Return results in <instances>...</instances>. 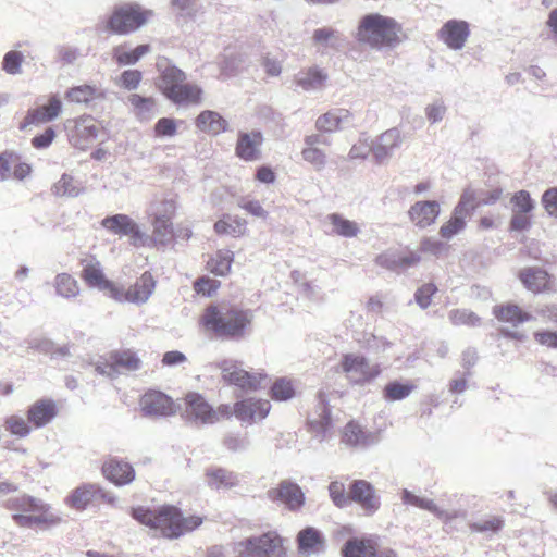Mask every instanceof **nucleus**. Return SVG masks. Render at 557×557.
Masks as SVG:
<instances>
[{"mask_svg": "<svg viewBox=\"0 0 557 557\" xmlns=\"http://www.w3.org/2000/svg\"><path fill=\"white\" fill-rule=\"evenodd\" d=\"M149 12H141L138 5L126 4L112 14L109 26L117 34L134 32L147 22Z\"/></svg>", "mask_w": 557, "mask_h": 557, "instance_id": "f8f14e48", "label": "nucleus"}, {"mask_svg": "<svg viewBox=\"0 0 557 557\" xmlns=\"http://www.w3.org/2000/svg\"><path fill=\"white\" fill-rule=\"evenodd\" d=\"M131 516L140 524L158 532L161 536L173 540L199 528L203 518L197 515L185 517L174 505H161L157 508L133 507Z\"/></svg>", "mask_w": 557, "mask_h": 557, "instance_id": "f257e3e1", "label": "nucleus"}, {"mask_svg": "<svg viewBox=\"0 0 557 557\" xmlns=\"http://www.w3.org/2000/svg\"><path fill=\"white\" fill-rule=\"evenodd\" d=\"M519 278L524 287L533 293H543L550 288L549 274L540 268H525L521 270Z\"/></svg>", "mask_w": 557, "mask_h": 557, "instance_id": "72a5a7b5", "label": "nucleus"}, {"mask_svg": "<svg viewBox=\"0 0 557 557\" xmlns=\"http://www.w3.org/2000/svg\"><path fill=\"white\" fill-rule=\"evenodd\" d=\"M239 546L250 557H285L284 539L276 531H268L259 536L242 541Z\"/></svg>", "mask_w": 557, "mask_h": 557, "instance_id": "9d476101", "label": "nucleus"}, {"mask_svg": "<svg viewBox=\"0 0 557 557\" xmlns=\"http://www.w3.org/2000/svg\"><path fill=\"white\" fill-rule=\"evenodd\" d=\"M116 497L97 483H83L75 487L65 498V504L77 511L107 504L114 506Z\"/></svg>", "mask_w": 557, "mask_h": 557, "instance_id": "0eeeda50", "label": "nucleus"}, {"mask_svg": "<svg viewBox=\"0 0 557 557\" xmlns=\"http://www.w3.org/2000/svg\"><path fill=\"white\" fill-rule=\"evenodd\" d=\"M438 36L450 49L459 50L469 37L468 23L450 20L443 25Z\"/></svg>", "mask_w": 557, "mask_h": 557, "instance_id": "bb28decb", "label": "nucleus"}, {"mask_svg": "<svg viewBox=\"0 0 557 557\" xmlns=\"http://www.w3.org/2000/svg\"><path fill=\"white\" fill-rule=\"evenodd\" d=\"M81 278L91 288L107 293L112 299L119 298L117 285L106 277L101 263L95 258L82 260Z\"/></svg>", "mask_w": 557, "mask_h": 557, "instance_id": "ddd939ff", "label": "nucleus"}, {"mask_svg": "<svg viewBox=\"0 0 557 557\" xmlns=\"http://www.w3.org/2000/svg\"><path fill=\"white\" fill-rule=\"evenodd\" d=\"M157 281L150 271H145L134 284L126 290L117 286L119 298L116 301H128L133 304H145L153 294Z\"/></svg>", "mask_w": 557, "mask_h": 557, "instance_id": "a211bd4d", "label": "nucleus"}, {"mask_svg": "<svg viewBox=\"0 0 557 557\" xmlns=\"http://www.w3.org/2000/svg\"><path fill=\"white\" fill-rule=\"evenodd\" d=\"M177 123L173 119L162 117L154 125L157 137H173L176 135Z\"/></svg>", "mask_w": 557, "mask_h": 557, "instance_id": "680f3d73", "label": "nucleus"}, {"mask_svg": "<svg viewBox=\"0 0 557 557\" xmlns=\"http://www.w3.org/2000/svg\"><path fill=\"white\" fill-rule=\"evenodd\" d=\"M403 26L393 17L380 13H368L360 17L356 40L372 49L392 48L404 38Z\"/></svg>", "mask_w": 557, "mask_h": 557, "instance_id": "7ed1b4c3", "label": "nucleus"}, {"mask_svg": "<svg viewBox=\"0 0 557 557\" xmlns=\"http://www.w3.org/2000/svg\"><path fill=\"white\" fill-rule=\"evenodd\" d=\"M131 111L140 122L152 120L159 112L157 100L153 97H144L139 94H131L127 97Z\"/></svg>", "mask_w": 557, "mask_h": 557, "instance_id": "7c9ffc66", "label": "nucleus"}, {"mask_svg": "<svg viewBox=\"0 0 557 557\" xmlns=\"http://www.w3.org/2000/svg\"><path fill=\"white\" fill-rule=\"evenodd\" d=\"M175 214V203L165 200L153 205L150 216L152 224L151 240L156 246H165L174 238L172 219Z\"/></svg>", "mask_w": 557, "mask_h": 557, "instance_id": "6e6552de", "label": "nucleus"}, {"mask_svg": "<svg viewBox=\"0 0 557 557\" xmlns=\"http://www.w3.org/2000/svg\"><path fill=\"white\" fill-rule=\"evenodd\" d=\"M55 289L60 296L65 298L75 297L79 293L76 280L67 273L57 275Z\"/></svg>", "mask_w": 557, "mask_h": 557, "instance_id": "8fccbe9b", "label": "nucleus"}, {"mask_svg": "<svg viewBox=\"0 0 557 557\" xmlns=\"http://www.w3.org/2000/svg\"><path fill=\"white\" fill-rule=\"evenodd\" d=\"M145 416L168 417L176 412L174 400L165 393L157 389L147 391L139 400Z\"/></svg>", "mask_w": 557, "mask_h": 557, "instance_id": "6ab92c4d", "label": "nucleus"}, {"mask_svg": "<svg viewBox=\"0 0 557 557\" xmlns=\"http://www.w3.org/2000/svg\"><path fill=\"white\" fill-rule=\"evenodd\" d=\"M62 110V102L55 96L51 97L48 104L29 110L24 119L22 128L28 125H39L55 120Z\"/></svg>", "mask_w": 557, "mask_h": 557, "instance_id": "c756f323", "label": "nucleus"}, {"mask_svg": "<svg viewBox=\"0 0 557 557\" xmlns=\"http://www.w3.org/2000/svg\"><path fill=\"white\" fill-rule=\"evenodd\" d=\"M160 89L176 104H198L201 101V88L186 82V75L176 66H166L161 74Z\"/></svg>", "mask_w": 557, "mask_h": 557, "instance_id": "39448f33", "label": "nucleus"}, {"mask_svg": "<svg viewBox=\"0 0 557 557\" xmlns=\"http://www.w3.org/2000/svg\"><path fill=\"white\" fill-rule=\"evenodd\" d=\"M542 202L550 215L557 216V188L546 190L542 197Z\"/></svg>", "mask_w": 557, "mask_h": 557, "instance_id": "774afa93", "label": "nucleus"}, {"mask_svg": "<svg viewBox=\"0 0 557 557\" xmlns=\"http://www.w3.org/2000/svg\"><path fill=\"white\" fill-rule=\"evenodd\" d=\"M441 208L437 201H417L408 211L410 221L420 228L435 223Z\"/></svg>", "mask_w": 557, "mask_h": 557, "instance_id": "cd10ccee", "label": "nucleus"}, {"mask_svg": "<svg viewBox=\"0 0 557 557\" xmlns=\"http://www.w3.org/2000/svg\"><path fill=\"white\" fill-rule=\"evenodd\" d=\"M3 506L12 512V520L20 528H50L61 521L49 504L28 494L9 498Z\"/></svg>", "mask_w": 557, "mask_h": 557, "instance_id": "20e7f679", "label": "nucleus"}, {"mask_svg": "<svg viewBox=\"0 0 557 557\" xmlns=\"http://www.w3.org/2000/svg\"><path fill=\"white\" fill-rule=\"evenodd\" d=\"M140 81L141 73L139 71L127 70L121 74L117 84L127 90H134L139 86Z\"/></svg>", "mask_w": 557, "mask_h": 557, "instance_id": "e2e57ef3", "label": "nucleus"}, {"mask_svg": "<svg viewBox=\"0 0 557 557\" xmlns=\"http://www.w3.org/2000/svg\"><path fill=\"white\" fill-rule=\"evenodd\" d=\"M302 159L320 169L325 163V153L317 147L305 146L301 151Z\"/></svg>", "mask_w": 557, "mask_h": 557, "instance_id": "0e129e2a", "label": "nucleus"}, {"mask_svg": "<svg viewBox=\"0 0 557 557\" xmlns=\"http://www.w3.org/2000/svg\"><path fill=\"white\" fill-rule=\"evenodd\" d=\"M183 400V414L186 420L201 424L214 423L215 412H213V407L206 400L203 395L197 392H188Z\"/></svg>", "mask_w": 557, "mask_h": 557, "instance_id": "2eb2a0df", "label": "nucleus"}, {"mask_svg": "<svg viewBox=\"0 0 557 557\" xmlns=\"http://www.w3.org/2000/svg\"><path fill=\"white\" fill-rule=\"evenodd\" d=\"M101 225L115 235L129 236L134 245H137V242L143 238L137 224L126 214L108 216L102 220Z\"/></svg>", "mask_w": 557, "mask_h": 557, "instance_id": "a878e982", "label": "nucleus"}, {"mask_svg": "<svg viewBox=\"0 0 557 557\" xmlns=\"http://www.w3.org/2000/svg\"><path fill=\"white\" fill-rule=\"evenodd\" d=\"M4 429L12 435L17 437H26L32 432V424L28 422V420H25L24 418L12 414L5 418L4 420Z\"/></svg>", "mask_w": 557, "mask_h": 557, "instance_id": "09e8293b", "label": "nucleus"}, {"mask_svg": "<svg viewBox=\"0 0 557 557\" xmlns=\"http://www.w3.org/2000/svg\"><path fill=\"white\" fill-rule=\"evenodd\" d=\"M326 79L327 74L315 66L300 71L295 77L296 85L305 91L322 89Z\"/></svg>", "mask_w": 557, "mask_h": 557, "instance_id": "f704fd0d", "label": "nucleus"}, {"mask_svg": "<svg viewBox=\"0 0 557 557\" xmlns=\"http://www.w3.org/2000/svg\"><path fill=\"white\" fill-rule=\"evenodd\" d=\"M298 550L302 554H317L323 549L324 537L320 531L307 527L297 535Z\"/></svg>", "mask_w": 557, "mask_h": 557, "instance_id": "c9c22d12", "label": "nucleus"}, {"mask_svg": "<svg viewBox=\"0 0 557 557\" xmlns=\"http://www.w3.org/2000/svg\"><path fill=\"white\" fill-rule=\"evenodd\" d=\"M221 287V282L219 280L212 278L208 275L199 276L194 283L193 288L197 295L203 297L213 296L219 288Z\"/></svg>", "mask_w": 557, "mask_h": 557, "instance_id": "864d4df0", "label": "nucleus"}, {"mask_svg": "<svg viewBox=\"0 0 557 557\" xmlns=\"http://www.w3.org/2000/svg\"><path fill=\"white\" fill-rule=\"evenodd\" d=\"M373 152V140L366 135H361L359 139L352 145L349 151V159H364L370 152Z\"/></svg>", "mask_w": 557, "mask_h": 557, "instance_id": "4d7b16f0", "label": "nucleus"}, {"mask_svg": "<svg viewBox=\"0 0 557 557\" xmlns=\"http://www.w3.org/2000/svg\"><path fill=\"white\" fill-rule=\"evenodd\" d=\"M420 260L421 257L416 251L409 249L397 251V272L417 265Z\"/></svg>", "mask_w": 557, "mask_h": 557, "instance_id": "13d9d810", "label": "nucleus"}, {"mask_svg": "<svg viewBox=\"0 0 557 557\" xmlns=\"http://www.w3.org/2000/svg\"><path fill=\"white\" fill-rule=\"evenodd\" d=\"M336 234L344 237H354L358 233V226L355 222L342 218L339 214L333 213L329 216Z\"/></svg>", "mask_w": 557, "mask_h": 557, "instance_id": "5fc2aeb1", "label": "nucleus"}, {"mask_svg": "<svg viewBox=\"0 0 557 557\" xmlns=\"http://www.w3.org/2000/svg\"><path fill=\"white\" fill-rule=\"evenodd\" d=\"M357 504L366 516H373L381 507L375 487L367 480L358 479L350 483V504Z\"/></svg>", "mask_w": 557, "mask_h": 557, "instance_id": "4468645a", "label": "nucleus"}, {"mask_svg": "<svg viewBox=\"0 0 557 557\" xmlns=\"http://www.w3.org/2000/svg\"><path fill=\"white\" fill-rule=\"evenodd\" d=\"M493 315L500 322L517 326L532 319L531 313L524 311L513 302H505L494 306Z\"/></svg>", "mask_w": 557, "mask_h": 557, "instance_id": "2f4dec72", "label": "nucleus"}, {"mask_svg": "<svg viewBox=\"0 0 557 557\" xmlns=\"http://www.w3.org/2000/svg\"><path fill=\"white\" fill-rule=\"evenodd\" d=\"M101 96V90L91 85L73 87L66 92V99L75 103H87Z\"/></svg>", "mask_w": 557, "mask_h": 557, "instance_id": "de8ad7c7", "label": "nucleus"}, {"mask_svg": "<svg viewBox=\"0 0 557 557\" xmlns=\"http://www.w3.org/2000/svg\"><path fill=\"white\" fill-rule=\"evenodd\" d=\"M253 312L238 305H210L205 308L199 319L201 327L222 339L238 341L251 330Z\"/></svg>", "mask_w": 557, "mask_h": 557, "instance_id": "f03ea898", "label": "nucleus"}, {"mask_svg": "<svg viewBox=\"0 0 557 557\" xmlns=\"http://www.w3.org/2000/svg\"><path fill=\"white\" fill-rule=\"evenodd\" d=\"M263 141L259 132L240 133L236 145V154L246 161L256 160L260 154V147Z\"/></svg>", "mask_w": 557, "mask_h": 557, "instance_id": "473e14b6", "label": "nucleus"}, {"mask_svg": "<svg viewBox=\"0 0 557 557\" xmlns=\"http://www.w3.org/2000/svg\"><path fill=\"white\" fill-rule=\"evenodd\" d=\"M511 202L516 212L529 213L534 208L530 194L525 190L516 193L511 198Z\"/></svg>", "mask_w": 557, "mask_h": 557, "instance_id": "bf43d9fd", "label": "nucleus"}, {"mask_svg": "<svg viewBox=\"0 0 557 557\" xmlns=\"http://www.w3.org/2000/svg\"><path fill=\"white\" fill-rule=\"evenodd\" d=\"M103 478L116 486L131 484L136 476L133 466L116 457H109L101 466Z\"/></svg>", "mask_w": 557, "mask_h": 557, "instance_id": "aec40b11", "label": "nucleus"}, {"mask_svg": "<svg viewBox=\"0 0 557 557\" xmlns=\"http://www.w3.org/2000/svg\"><path fill=\"white\" fill-rule=\"evenodd\" d=\"M311 41L319 52L327 53L343 48L345 38L339 30L331 26H323L313 30Z\"/></svg>", "mask_w": 557, "mask_h": 557, "instance_id": "393cba45", "label": "nucleus"}, {"mask_svg": "<svg viewBox=\"0 0 557 557\" xmlns=\"http://www.w3.org/2000/svg\"><path fill=\"white\" fill-rule=\"evenodd\" d=\"M55 194L59 196H76L78 188L74 184V176H61L54 185Z\"/></svg>", "mask_w": 557, "mask_h": 557, "instance_id": "69168bd1", "label": "nucleus"}, {"mask_svg": "<svg viewBox=\"0 0 557 557\" xmlns=\"http://www.w3.org/2000/svg\"><path fill=\"white\" fill-rule=\"evenodd\" d=\"M417 388L412 382L391 381L383 388V397L388 401L401 400Z\"/></svg>", "mask_w": 557, "mask_h": 557, "instance_id": "c03bdc74", "label": "nucleus"}, {"mask_svg": "<svg viewBox=\"0 0 557 557\" xmlns=\"http://www.w3.org/2000/svg\"><path fill=\"white\" fill-rule=\"evenodd\" d=\"M271 408L272 406L267 399L247 397L234 404V417L240 422L253 424L265 419Z\"/></svg>", "mask_w": 557, "mask_h": 557, "instance_id": "f3484780", "label": "nucleus"}, {"mask_svg": "<svg viewBox=\"0 0 557 557\" xmlns=\"http://www.w3.org/2000/svg\"><path fill=\"white\" fill-rule=\"evenodd\" d=\"M403 143L401 132L396 128H389L382 133L373 141V157L377 163H384Z\"/></svg>", "mask_w": 557, "mask_h": 557, "instance_id": "b1692460", "label": "nucleus"}, {"mask_svg": "<svg viewBox=\"0 0 557 557\" xmlns=\"http://www.w3.org/2000/svg\"><path fill=\"white\" fill-rule=\"evenodd\" d=\"M475 209L474 196L471 191H465L459 203L454 209L450 219L440 228V235L445 239H450L466 226V218Z\"/></svg>", "mask_w": 557, "mask_h": 557, "instance_id": "dca6fc26", "label": "nucleus"}, {"mask_svg": "<svg viewBox=\"0 0 557 557\" xmlns=\"http://www.w3.org/2000/svg\"><path fill=\"white\" fill-rule=\"evenodd\" d=\"M273 493L292 510L300 508L304 504V493L297 484L282 482Z\"/></svg>", "mask_w": 557, "mask_h": 557, "instance_id": "4c0bfd02", "label": "nucleus"}, {"mask_svg": "<svg viewBox=\"0 0 557 557\" xmlns=\"http://www.w3.org/2000/svg\"><path fill=\"white\" fill-rule=\"evenodd\" d=\"M269 395L274 401H287L296 396V382L289 377H277L269 389Z\"/></svg>", "mask_w": 557, "mask_h": 557, "instance_id": "a19ab883", "label": "nucleus"}, {"mask_svg": "<svg viewBox=\"0 0 557 557\" xmlns=\"http://www.w3.org/2000/svg\"><path fill=\"white\" fill-rule=\"evenodd\" d=\"M234 261L233 252L230 250H218L207 261V270L214 275L225 276L231 272Z\"/></svg>", "mask_w": 557, "mask_h": 557, "instance_id": "79ce46f5", "label": "nucleus"}, {"mask_svg": "<svg viewBox=\"0 0 557 557\" xmlns=\"http://www.w3.org/2000/svg\"><path fill=\"white\" fill-rule=\"evenodd\" d=\"M213 227L218 235H227L238 238L246 234L247 221L238 216L223 214L222 218L214 223Z\"/></svg>", "mask_w": 557, "mask_h": 557, "instance_id": "e433bc0d", "label": "nucleus"}, {"mask_svg": "<svg viewBox=\"0 0 557 557\" xmlns=\"http://www.w3.org/2000/svg\"><path fill=\"white\" fill-rule=\"evenodd\" d=\"M436 292L437 287L433 283L423 284L416 292V301L421 308L425 309L431 305L432 297Z\"/></svg>", "mask_w": 557, "mask_h": 557, "instance_id": "052dcab7", "label": "nucleus"}, {"mask_svg": "<svg viewBox=\"0 0 557 557\" xmlns=\"http://www.w3.org/2000/svg\"><path fill=\"white\" fill-rule=\"evenodd\" d=\"M504 527V520L499 517L475 522L471 524V529L476 532H498Z\"/></svg>", "mask_w": 557, "mask_h": 557, "instance_id": "338daca9", "label": "nucleus"}, {"mask_svg": "<svg viewBox=\"0 0 557 557\" xmlns=\"http://www.w3.org/2000/svg\"><path fill=\"white\" fill-rule=\"evenodd\" d=\"M379 543L372 536L349 539L342 548L343 557H377Z\"/></svg>", "mask_w": 557, "mask_h": 557, "instance_id": "c85d7f7f", "label": "nucleus"}, {"mask_svg": "<svg viewBox=\"0 0 557 557\" xmlns=\"http://www.w3.org/2000/svg\"><path fill=\"white\" fill-rule=\"evenodd\" d=\"M401 499L405 504L411 505L421 509H425L428 511H431L437 516H442L443 512L437 508V506L434 504L433 500L420 497L416 494H413L410 491L404 490L401 494Z\"/></svg>", "mask_w": 557, "mask_h": 557, "instance_id": "603ef678", "label": "nucleus"}, {"mask_svg": "<svg viewBox=\"0 0 557 557\" xmlns=\"http://www.w3.org/2000/svg\"><path fill=\"white\" fill-rule=\"evenodd\" d=\"M150 51L149 45H140L132 51H126L123 46L115 47L113 58L120 65L135 64L140 58Z\"/></svg>", "mask_w": 557, "mask_h": 557, "instance_id": "49530a36", "label": "nucleus"}, {"mask_svg": "<svg viewBox=\"0 0 557 557\" xmlns=\"http://www.w3.org/2000/svg\"><path fill=\"white\" fill-rule=\"evenodd\" d=\"M341 369L355 385H364L375 380L382 372L380 364L371 363L364 356L345 354L341 359Z\"/></svg>", "mask_w": 557, "mask_h": 557, "instance_id": "1a4fd4ad", "label": "nucleus"}, {"mask_svg": "<svg viewBox=\"0 0 557 557\" xmlns=\"http://www.w3.org/2000/svg\"><path fill=\"white\" fill-rule=\"evenodd\" d=\"M368 438V434L356 421L348 422L342 432V442L351 447L366 445Z\"/></svg>", "mask_w": 557, "mask_h": 557, "instance_id": "a18cd8bd", "label": "nucleus"}, {"mask_svg": "<svg viewBox=\"0 0 557 557\" xmlns=\"http://www.w3.org/2000/svg\"><path fill=\"white\" fill-rule=\"evenodd\" d=\"M449 320L456 326H476L481 322V319L474 312L463 309L451 310L449 312Z\"/></svg>", "mask_w": 557, "mask_h": 557, "instance_id": "6e6d98bb", "label": "nucleus"}, {"mask_svg": "<svg viewBox=\"0 0 557 557\" xmlns=\"http://www.w3.org/2000/svg\"><path fill=\"white\" fill-rule=\"evenodd\" d=\"M329 495L333 504L338 508H345L350 505V487L346 493V486L341 481H332L329 485Z\"/></svg>", "mask_w": 557, "mask_h": 557, "instance_id": "3c124183", "label": "nucleus"}, {"mask_svg": "<svg viewBox=\"0 0 557 557\" xmlns=\"http://www.w3.org/2000/svg\"><path fill=\"white\" fill-rule=\"evenodd\" d=\"M354 116L349 110L335 108L317 119L315 128L322 133H334L349 126Z\"/></svg>", "mask_w": 557, "mask_h": 557, "instance_id": "5701e85b", "label": "nucleus"}, {"mask_svg": "<svg viewBox=\"0 0 557 557\" xmlns=\"http://www.w3.org/2000/svg\"><path fill=\"white\" fill-rule=\"evenodd\" d=\"M30 171V165L23 162L17 153L4 151L0 154V173L29 174Z\"/></svg>", "mask_w": 557, "mask_h": 557, "instance_id": "37998d69", "label": "nucleus"}, {"mask_svg": "<svg viewBox=\"0 0 557 557\" xmlns=\"http://www.w3.org/2000/svg\"><path fill=\"white\" fill-rule=\"evenodd\" d=\"M141 359L137 351L131 348L111 350L96 363V371L109 377H116L122 373L135 372L141 368Z\"/></svg>", "mask_w": 557, "mask_h": 557, "instance_id": "423d86ee", "label": "nucleus"}, {"mask_svg": "<svg viewBox=\"0 0 557 557\" xmlns=\"http://www.w3.org/2000/svg\"><path fill=\"white\" fill-rule=\"evenodd\" d=\"M58 405L53 399L41 398L28 407L26 417L35 429H40L50 423L58 416Z\"/></svg>", "mask_w": 557, "mask_h": 557, "instance_id": "4be33fe9", "label": "nucleus"}, {"mask_svg": "<svg viewBox=\"0 0 557 557\" xmlns=\"http://www.w3.org/2000/svg\"><path fill=\"white\" fill-rule=\"evenodd\" d=\"M222 379L226 384L234 385L244 393H256L267 385L268 374L250 372L237 364H227L222 368Z\"/></svg>", "mask_w": 557, "mask_h": 557, "instance_id": "9b49d317", "label": "nucleus"}, {"mask_svg": "<svg viewBox=\"0 0 557 557\" xmlns=\"http://www.w3.org/2000/svg\"><path fill=\"white\" fill-rule=\"evenodd\" d=\"M74 127L70 135L73 146L79 149H86L98 137L99 126L89 115L82 116L73 121Z\"/></svg>", "mask_w": 557, "mask_h": 557, "instance_id": "412c9836", "label": "nucleus"}, {"mask_svg": "<svg viewBox=\"0 0 557 557\" xmlns=\"http://www.w3.org/2000/svg\"><path fill=\"white\" fill-rule=\"evenodd\" d=\"M196 125L202 132L218 135L225 131L227 122L218 112L207 110L198 115Z\"/></svg>", "mask_w": 557, "mask_h": 557, "instance_id": "ea45409f", "label": "nucleus"}, {"mask_svg": "<svg viewBox=\"0 0 557 557\" xmlns=\"http://www.w3.org/2000/svg\"><path fill=\"white\" fill-rule=\"evenodd\" d=\"M207 483L215 490L232 488L238 484V478L232 471L223 468H212L206 472Z\"/></svg>", "mask_w": 557, "mask_h": 557, "instance_id": "58836bf2", "label": "nucleus"}]
</instances>
